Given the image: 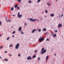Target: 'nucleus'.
Here are the masks:
<instances>
[{
	"label": "nucleus",
	"mask_w": 64,
	"mask_h": 64,
	"mask_svg": "<svg viewBox=\"0 0 64 64\" xmlns=\"http://www.w3.org/2000/svg\"><path fill=\"white\" fill-rule=\"evenodd\" d=\"M28 20H30V21H32L33 22H34L36 20H37L38 21H39V20H37V19H33L32 18H28Z\"/></svg>",
	"instance_id": "1"
},
{
	"label": "nucleus",
	"mask_w": 64,
	"mask_h": 64,
	"mask_svg": "<svg viewBox=\"0 0 64 64\" xmlns=\"http://www.w3.org/2000/svg\"><path fill=\"white\" fill-rule=\"evenodd\" d=\"M46 51H47V50H44V48H43L42 49V52H41L40 51L41 54H43L45 53H46Z\"/></svg>",
	"instance_id": "2"
},
{
	"label": "nucleus",
	"mask_w": 64,
	"mask_h": 64,
	"mask_svg": "<svg viewBox=\"0 0 64 64\" xmlns=\"http://www.w3.org/2000/svg\"><path fill=\"white\" fill-rule=\"evenodd\" d=\"M19 44L18 43L16 46L15 48L18 49L19 48Z\"/></svg>",
	"instance_id": "3"
},
{
	"label": "nucleus",
	"mask_w": 64,
	"mask_h": 64,
	"mask_svg": "<svg viewBox=\"0 0 64 64\" xmlns=\"http://www.w3.org/2000/svg\"><path fill=\"white\" fill-rule=\"evenodd\" d=\"M19 12L18 13V18H20L21 17V16H22V14L20 15V14L19 13Z\"/></svg>",
	"instance_id": "4"
},
{
	"label": "nucleus",
	"mask_w": 64,
	"mask_h": 64,
	"mask_svg": "<svg viewBox=\"0 0 64 64\" xmlns=\"http://www.w3.org/2000/svg\"><path fill=\"white\" fill-rule=\"evenodd\" d=\"M44 40V38H40V42L43 41Z\"/></svg>",
	"instance_id": "5"
},
{
	"label": "nucleus",
	"mask_w": 64,
	"mask_h": 64,
	"mask_svg": "<svg viewBox=\"0 0 64 64\" xmlns=\"http://www.w3.org/2000/svg\"><path fill=\"white\" fill-rule=\"evenodd\" d=\"M27 59L28 60H32V58H31V56H30L27 58Z\"/></svg>",
	"instance_id": "6"
},
{
	"label": "nucleus",
	"mask_w": 64,
	"mask_h": 64,
	"mask_svg": "<svg viewBox=\"0 0 64 64\" xmlns=\"http://www.w3.org/2000/svg\"><path fill=\"white\" fill-rule=\"evenodd\" d=\"M62 26V24H61L60 23H59L58 25V28H60V27H61Z\"/></svg>",
	"instance_id": "7"
},
{
	"label": "nucleus",
	"mask_w": 64,
	"mask_h": 64,
	"mask_svg": "<svg viewBox=\"0 0 64 64\" xmlns=\"http://www.w3.org/2000/svg\"><path fill=\"white\" fill-rule=\"evenodd\" d=\"M22 28H21V27H20L18 29V30L19 31H20V30H22Z\"/></svg>",
	"instance_id": "8"
},
{
	"label": "nucleus",
	"mask_w": 64,
	"mask_h": 64,
	"mask_svg": "<svg viewBox=\"0 0 64 64\" xmlns=\"http://www.w3.org/2000/svg\"><path fill=\"white\" fill-rule=\"evenodd\" d=\"M35 29H34V30H32V33H34V32H35Z\"/></svg>",
	"instance_id": "9"
},
{
	"label": "nucleus",
	"mask_w": 64,
	"mask_h": 64,
	"mask_svg": "<svg viewBox=\"0 0 64 64\" xmlns=\"http://www.w3.org/2000/svg\"><path fill=\"white\" fill-rule=\"evenodd\" d=\"M10 11H13V10H14V8L12 7V8H11L10 9Z\"/></svg>",
	"instance_id": "10"
},
{
	"label": "nucleus",
	"mask_w": 64,
	"mask_h": 64,
	"mask_svg": "<svg viewBox=\"0 0 64 64\" xmlns=\"http://www.w3.org/2000/svg\"><path fill=\"white\" fill-rule=\"evenodd\" d=\"M4 61H8V60L7 59V58H4Z\"/></svg>",
	"instance_id": "11"
},
{
	"label": "nucleus",
	"mask_w": 64,
	"mask_h": 64,
	"mask_svg": "<svg viewBox=\"0 0 64 64\" xmlns=\"http://www.w3.org/2000/svg\"><path fill=\"white\" fill-rule=\"evenodd\" d=\"M48 58H49V56H46V60H47V59H48Z\"/></svg>",
	"instance_id": "12"
},
{
	"label": "nucleus",
	"mask_w": 64,
	"mask_h": 64,
	"mask_svg": "<svg viewBox=\"0 0 64 64\" xmlns=\"http://www.w3.org/2000/svg\"><path fill=\"white\" fill-rule=\"evenodd\" d=\"M54 16V14H52L50 15V16L51 17H53Z\"/></svg>",
	"instance_id": "13"
},
{
	"label": "nucleus",
	"mask_w": 64,
	"mask_h": 64,
	"mask_svg": "<svg viewBox=\"0 0 64 64\" xmlns=\"http://www.w3.org/2000/svg\"><path fill=\"white\" fill-rule=\"evenodd\" d=\"M53 37H56V34H54V35L53 36Z\"/></svg>",
	"instance_id": "14"
},
{
	"label": "nucleus",
	"mask_w": 64,
	"mask_h": 64,
	"mask_svg": "<svg viewBox=\"0 0 64 64\" xmlns=\"http://www.w3.org/2000/svg\"><path fill=\"white\" fill-rule=\"evenodd\" d=\"M36 57V55H34L32 56V58H35Z\"/></svg>",
	"instance_id": "15"
},
{
	"label": "nucleus",
	"mask_w": 64,
	"mask_h": 64,
	"mask_svg": "<svg viewBox=\"0 0 64 64\" xmlns=\"http://www.w3.org/2000/svg\"><path fill=\"white\" fill-rule=\"evenodd\" d=\"M18 6V4L14 6L15 8H16V7H18V6Z\"/></svg>",
	"instance_id": "16"
},
{
	"label": "nucleus",
	"mask_w": 64,
	"mask_h": 64,
	"mask_svg": "<svg viewBox=\"0 0 64 64\" xmlns=\"http://www.w3.org/2000/svg\"><path fill=\"white\" fill-rule=\"evenodd\" d=\"M22 0H17V1L19 2V3H20L21 2V1Z\"/></svg>",
	"instance_id": "17"
},
{
	"label": "nucleus",
	"mask_w": 64,
	"mask_h": 64,
	"mask_svg": "<svg viewBox=\"0 0 64 64\" xmlns=\"http://www.w3.org/2000/svg\"><path fill=\"white\" fill-rule=\"evenodd\" d=\"M43 30L44 31H46V28H44Z\"/></svg>",
	"instance_id": "18"
},
{
	"label": "nucleus",
	"mask_w": 64,
	"mask_h": 64,
	"mask_svg": "<svg viewBox=\"0 0 64 64\" xmlns=\"http://www.w3.org/2000/svg\"><path fill=\"white\" fill-rule=\"evenodd\" d=\"M12 46H13V45H12V44H11L10 45L9 47H12Z\"/></svg>",
	"instance_id": "19"
},
{
	"label": "nucleus",
	"mask_w": 64,
	"mask_h": 64,
	"mask_svg": "<svg viewBox=\"0 0 64 64\" xmlns=\"http://www.w3.org/2000/svg\"><path fill=\"white\" fill-rule=\"evenodd\" d=\"M31 2V0H30L28 1V2L29 3H30Z\"/></svg>",
	"instance_id": "20"
},
{
	"label": "nucleus",
	"mask_w": 64,
	"mask_h": 64,
	"mask_svg": "<svg viewBox=\"0 0 64 64\" xmlns=\"http://www.w3.org/2000/svg\"><path fill=\"white\" fill-rule=\"evenodd\" d=\"M3 47V46H0V49H2Z\"/></svg>",
	"instance_id": "21"
},
{
	"label": "nucleus",
	"mask_w": 64,
	"mask_h": 64,
	"mask_svg": "<svg viewBox=\"0 0 64 64\" xmlns=\"http://www.w3.org/2000/svg\"><path fill=\"white\" fill-rule=\"evenodd\" d=\"M21 34H24V32H23L22 31H21Z\"/></svg>",
	"instance_id": "22"
},
{
	"label": "nucleus",
	"mask_w": 64,
	"mask_h": 64,
	"mask_svg": "<svg viewBox=\"0 0 64 64\" xmlns=\"http://www.w3.org/2000/svg\"><path fill=\"white\" fill-rule=\"evenodd\" d=\"M47 4V5H48V6H51V4H49L48 3Z\"/></svg>",
	"instance_id": "23"
},
{
	"label": "nucleus",
	"mask_w": 64,
	"mask_h": 64,
	"mask_svg": "<svg viewBox=\"0 0 64 64\" xmlns=\"http://www.w3.org/2000/svg\"><path fill=\"white\" fill-rule=\"evenodd\" d=\"M9 37H8L6 39L7 40H8L9 39Z\"/></svg>",
	"instance_id": "24"
},
{
	"label": "nucleus",
	"mask_w": 64,
	"mask_h": 64,
	"mask_svg": "<svg viewBox=\"0 0 64 64\" xmlns=\"http://www.w3.org/2000/svg\"><path fill=\"white\" fill-rule=\"evenodd\" d=\"M39 2H40V0H38V1L37 3H39Z\"/></svg>",
	"instance_id": "25"
},
{
	"label": "nucleus",
	"mask_w": 64,
	"mask_h": 64,
	"mask_svg": "<svg viewBox=\"0 0 64 64\" xmlns=\"http://www.w3.org/2000/svg\"><path fill=\"white\" fill-rule=\"evenodd\" d=\"M45 12L46 13H48V11H47L46 10H45Z\"/></svg>",
	"instance_id": "26"
},
{
	"label": "nucleus",
	"mask_w": 64,
	"mask_h": 64,
	"mask_svg": "<svg viewBox=\"0 0 64 64\" xmlns=\"http://www.w3.org/2000/svg\"><path fill=\"white\" fill-rule=\"evenodd\" d=\"M49 39L47 38L46 40V41H49Z\"/></svg>",
	"instance_id": "27"
},
{
	"label": "nucleus",
	"mask_w": 64,
	"mask_h": 64,
	"mask_svg": "<svg viewBox=\"0 0 64 64\" xmlns=\"http://www.w3.org/2000/svg\"><path fill=\"white\" fill-rule=\"evenodd\" d=\"M17 8L18 10H19V7L18 6H17Z\"/></svg>",
	"instance_id": "28"
},
{
	"label": "nucleus",
	"mask_w": 64,
	"mask_h": 64,
	"mask_svg": "<svg viewBox=\"0 0 64 64\" xmlns=\"http://www.w3.org/2000/svg\"><path fill=\"white\" fill-rule=\"evenodd\" d=\"M36 52H37V51L36 50L34 52V53H36Z\"/></svg>",
	"instance_id": "29"
},
{
	"label": "nucleus",
	"mask_w": 64,
	"mask_h": 64,
	"mask_svg": "<svg viewBox=\"0 0 64 64\" xmlns=\"http://www.w3.org/2000/svg\"><path fill=\"white\" fill-rule=\"evenodd\" d=\"M8 56H10V57H11L12 55H11V54H9Z\"/></svg>",
	"instance_id": "30"
},
{
	"label": "nucleus",
	"mask_w": 64,
	"mask_h": 64,
	"mask_svg": "<svg viewBox=\"0 0 64 64\" xmlns=\"http://www.w3.org/2000/svg\"><path fill=\"white\" fill-rule=\"evenodd\" d=\"M15 33V31H14V32H12V34H14V33Z\"/></svg>",
	"instance_id": "31"
},
{
	"label": "nucleus",
	"mask_w": 64,
	"mask_h": 64,
	"mask_svg": "<svg viewBox=\"0 0 64 64\" xmlns=\"http://www.w3.org/2000/svg\"><path fill=\"white\" fill-rule=\"evenodd\" d=\"M38 60H39H39H40V57H38Z\"/></svg>",
	"instance_id": "32"
},
{
	"label": "nucleus",
	"mask_w": 64,
	"mask_h": 64,
	"mask_svg": "<svg viewBox=\"0 0 64 64\" xmlns=\"http://www.w3.org/2000/svg\"><path fill=\"white\" fill-rule=\"evenodd\" d=\"M20 54H18V56L19 57H20Z\"/></svg>",
	"instance_id": "33"
},
{
	"label": "nucleus",
	"mask_w": 64,
	"mask_h": 64,
	"mask_svg": "<svg viewBox=\"0 0 64 64\" xmlns=\"http://www.w3.org/2000/svg\"><path fill=\"white\" fill-rule=\"evenodd\" d=\"M38 41L39 42H40V38L38 39Z\"/></svg>",
	"instance_id": "34"
},
{
	"label": "nucleus",
	"mask_w": 64,
	"mask_h": 64,
	"mask_svg": "<svg viewBox=\"0 0 64 64\" xmlns=\"http://www.w3.org/2000/svg\"><path fill=\"white\" fill-rule=\"evenodd\" d=\"M2 23H1V22L0 21V25H1V24Z\"/></svg>",
	"instance_id": "35"
},
{
	"label": "nucleus",
	"mask_w": 64,
	"mask_h": 64,
	"mask_svg": "<svg viewBox=\"0 0 64 64\" xmlns=\"http://www.w3.org/2000/svg\"><path fill=\"white\" fill-rule=\"evenodd\" d=\"M54 31L55 32H57V30H55Z\"/></svg>",
	"instance_id": "36"
},
{
	"label": "nucleus",
	"mask_w": 64,
	"mask_h": 64,
	"mask_svg": "<svg viewBox=\"0 0 64 64\" xmlns=\"http://www.w3.org/2000/svg\"><path fill=\"white\" fill-rule=\"evenodd\" d=\"M25 25H26H26H27V24L25 22Z\"/></svg>",
	"instance_id": "37"
},
{
	"label": "nucleus",
	"mask_w": 64,
	"mask_h": 64,
	"mask_svg": "<svg viewBox=\"0 0 64 64\" xmlns=\"http://www.w3.org/2000/svg\"><path fill=\"white\" fill-rule=\"evenodd\" d=\"M6 22H8V21H7V17H6Z\"/></svg>",
	"instance_id": "38"
},
{
	"label": "nucleus",
	"mask_w": 64,
	"mask_h": 64,
	"mask_svg": "<svg viewBox=\"0 0 64 64\" xmlns=\"http://www.w3.org/2000/svg\"><path fill=\"white\" fill-rule=\"evenodd\" d=\"M5 53H7V51H5Z\"/></svg>",
	"instance_id": "39"
},
{
	"label": "nucleus",
	"mask_w": 64,
	"mask_h": 64,
	"mask_svg": "<svg viewBox=\"0 0 64 64\" xmlns=\"http://www.w3.org/2000/svg\"><path fill=\"white\" fill-rule=\"evenodd\" d=\"M46 34H48V32H46Z\"/></svg>",
	"instance_id": "40"
},
{
	"label": "nucleus",
	"mask_w": 64,
	"mask_h": 64,
	"mask_svg": "<svg viewBox=\"0 0 64 64\" xmlns=\"http://www.w3.org/2000/svg\"><path fill=\"white\" fill-rule=\"evenodd\" d=\"M14 37V35H13L12 36V37Z\"/></svg>",
	"instance_id": "41"
},
{
	"label": "nucleus",
	"mask_w": 64,
	"mask_h": 64,
	"mask_svg": "<svg viewBox=\"0 0 64 64\" xmlns=\"http://www.w3.org/2000/svg\"><path fill=\"white\" fill-rule=\"evenodd\" d=\"M63 16V15L62 14L61 15V17H62V16Z\"/></svg>",
	"instance_id": "42"
},
{
	"label": "nucleus",
	"mask_w": 64,
	"mask_h": 64,
	"mask_svg": "<svg viewBox=\"0 0 64 64\" xmlns=\"http://www.w3.org/2000/svg\"><path fill=\"white\" fill-rule=\"evenodd\" d=\"M8 21H9V22H10L11 21L10 20H8Z\"/></svg>",
	"instance_id": "43"
},
{
	"label": "nucleus",
	"mask_w": 64,
	"mask_h": 64,
	"mask_svg": "<svg viewBox=\"0 0 64 64\" xmlns=\"http://www.w3.org/2000/svg\"><path fill=\"white\" fill-rule=\"evenodd\" d=\"M54 55H55V56H56V54H54Z\"/></svg>",
	"instance_id": "44"
},
{
	"label": "nucleus",
	"mask_w": 64,
	"mask_h": 64,
	"mask_svg": "<svg viewBox=\"0 0 64 64\" xmlns=\"http://www.w3.org/2000/svg\"><path fill=\"white\" fill-rule=\"evenodd\" d=\"M39 32H40V30H38Z\"/></svg>",
	"instance_id": "45"
},
{
	"label": "nucleus",
	"mask_w": 64,
	"mask_h": 64,
	"mask_svg": "<svg viewBox=\"0 0 64 64\" xmlns=\"http://www.w3.org/2000/svg\"><path fill=\"white\" fill-rule=\"evenodd\" d=\"M1 36H2L1 34H0V37H1Z\"/></svg>",
	"instance_id": "46"
},
{
	"label": "nucleus",
	"mask_w": 64,
	"mask_h": 64,
	"mask_svg": "<svg viewBox=\"0 0 64 64\" xmlns=\"http://www.w3.org/2000/svg\"><path fill=\"white\" fill-rule=\"evenodd\" d=\"M41 20H43V18H41Z\"/></svg>",
	"instance_id": "47"
},
{
	"label": "nucleus",
	"mask_w": 64,
	"mask_h": 64,
	"mask_svg": "<svg viewBox=\"0 0 64 64\" xmlns=\"http://www.w3.org/2000/svg\"><path fill=\"white\" fill-rule=\"evenodd\" d=\"M13 26H12V27H11L10 28H13Z\"/></svg>",
	"instance_id": "48"
},
{
	"label": "nucleus",
	"mask_w": 64,
	"mask_h": 64,
	"mask_svg": "<svg viewBox=\"0 0 64 64\" xmlns=\"http://www.w3.org/2000/svg\"><path fill=\"white\" fill-rule=\"evenodd\" d=\"M12 16H15V15H13Z\"/></svg>",
	"instance_id": "49"
},
{
	"label": "nucleus",
	"mask_w": 64,
	"mask_h": 64,
	"mask_svg": "<svg viewBox=\"0 0 64 64\" xmlns=\"http://www.w3.org/2000/svg\"><path fill=\"white\" fill-rule=\"evenodd\" d=\"M60 18V16H59V18Z\"/></svg>",
	"instance_id": "50"
},
{
	"label": "nucleus",
	"mask_w": 64,
	"mask_h": 64,
	"mask_svg": "<svg viewBox=\"0 0 64 64\" xmlns=\"http://www.w3.org/2000/svg\"><path fill=\"white\" fill-rule=\"evenodd\" d=\"M0 59H1V56H0Z\"/></svg>",
	"instance_id": "51"
},
{
	"label": "nucleus",
	"mask_w": 64,
	"mask_h": 64,
	"mask_svg": "<svg viewBox=\"0 0 64 64\" xmlns=\"http://www.w3.org/2000/svg\"><path fill=\"white\" fill-rule=\"evenodd\" d=\"M44 17H45L46 18V16H44Z\"/></svg>",
	"instance_id": "52"
},
{
	"label": "nucleus",
	"mask_w": 64,
	"mask_h": 64,
	"mask_svg": "<svg viewBox=\"0 0 64 64\" xmlns=\"http://www.w3.org/2000/svg\"><path fill=\"white\" fill-rule=\"evenodd\" d=\"M41 31V30H40V31Z\"/></svg>",
	"instance_id": "53"
},
{
	"label": "nucleus",
	"mask_w": 64,
	"mask_h": 64,
	"mask_svg": "<svg viewBox=\"0 0 64 64\" xmlns=\"http://www.w3.org/2000/svg\"><path fill=\"white\" fill-rule=\"evenodd\" d=\"M1 26H2V25H1Z\"/></svg>",
	"instance_id": "54"
},
{
	"label": "nucleus",
	"mask_w": 64,
	"mask_h": 64,
	"mask_svg": "<svg viewBox=\"0 0 64 64\" xmlns=\"http://www.w3.org/2000/svg\"><path fill=\"white\" fill-rule=\"evenodd\" d=\"M57 0H56V1H57Z\"/></svg>",
	"instance_id": "55"
},
{
	"label": "nucleus",
	"mask_w": 64,
	"mask_h": 64,
	"mask_svg": "<svg viewBox=\"0 0 64 64\" xmlns=\"http://www.w3.org/2000/svg\"><path fill=\"white\" fill-rule=\"evenodd\" d=\"M5 0H4V1H5Z\"/></svg>",
	"instance_id": "56"
}]
</instances>
